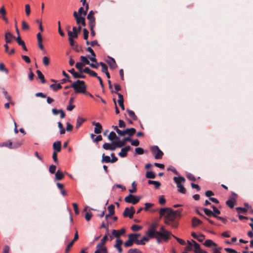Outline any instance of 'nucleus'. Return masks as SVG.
Returning a JSON list of instances; mask_svg holds the SVG:
<instances>
[{"label": "nucleus", "mask_w": 253, "mask_h": 253, "mask_svg": "<svg viewBox=\"0 0 253 253\" xmlns=\"http://www.w3.org/2000/svg\"><path fill=\"white\" fill-rule=\"evenodd\" d=\"M237 196V195L234 193L233 197L230 198V199L228 200L226 202V205L231 209L234 208Z\"/></svg>", "instance_id": "11"}, {"label": "nucleus", "mask_w": 253, "mask_h": 253, "mask_svg": "<svg viewBox=\"0 0 253 253\" xmlns=\"http://www.w3.org/2000/svg\"><path fill=\"white\" fill-rule=\"evenodd\" d=\"M158 231H157L156 229L154 228L149 227L146 233L149 238H155V237L157 235V232H158Z\"/></svg>", "instance_id": "13"}, {"label": "nucleus", "mask_w": 253, "mask_h": 253, "mask_svg": "<svg viewBox=\"0 0 253 253\" xmlns=\"http://www.w3.org/2000/svg\"><path fill=\"white\" fill-rule=\"evenodd\" d=\"M173 180L177 185V187L182 185L181 183H184L185 181V179L182 176L174 177Z\"/></svg>", "instance_id": "21"}, {"label": "nucleus", "mask_w": 253, "mask_h": 253, "mask_svg": "<svg viewBox=\"0 0 253 253\" xmlns=\"http://www.w3.org/2000/svg\"><path fill=\"white\" fill-rule=\"evenodd\" d=\"M92 125L95 126L94 127V132L96 134H99L101 132L102 130V126L99 123H96L95 122H93L92 123Z\"/></svg>", "instance_id": "16"}, {"label": "nucleus", "mask_w": 253, "mask_h": 253, "mask_svg": "<svg viewBox=\"0 0 253 253\" xmlns=\"http://www.w3.org/2000/svg\"><path fill=\"white\" fill-rule=\"evenodd\" d=\"M136 132V130L134 128H128V132L127 133V134L131 136H132Z\"/></svg>", "instance_id": "63"}, {"label": "nucleus", "mask_w": 253, "mask_h": 253, "mask_svg": "<svg viewBox=\"0 0 253 253\" xmlns=\"http://www.w3.org/2000/svg\"><path fill=\"white\" fill-rule=\"evenodd\" d=\"M68 36L69 37V41L70 42V44L72 46V48L76 51H78V45L77 44L75 45L74 39L78 38V32H72L71 31H68Z\"/></svg>", "instance_id": "3"}, {"label": "nucleus", "mask_w": 253, "mask_h": 253, "mask_svg": "<svg viewBox=\"0 0 253 253\" xmlns=\"http://www.w3.org/2000/svg\"><path fill=\"white\" fill-rule=\"evenodd\" d=\"M68 71L72 74V75L74 78H79V73L77 72H75L74 68H72V69L68 70Z\"/></svg>", "instance_id": "43"}, {"label": "nucleus", "mask_w": 253, "mask_h": 253, "mask_svg": "<svg viewBox=\"0 0 253 253\" xmlns=\"http://www.w3.org/2000/svg\"><path fill=\"white\" fill-rule=\"evenodd\" d=\"M181 211L178 210L173 211L170 208H162L159 211L160 217L164 216V222L172 228H176L178 227V222L175 220L177 216H180Z\"/></svg>", "instance_id": "1"}, {"label": "nucleus", "mask_w": 253, "mask_h": 253, "mask_svg": "<svg viewBox=\"0 0 253 253\" xmlns=\"http://www.w3.org/2000/svg\"><path fill=\"white\" fill-rule=\"evenodd\" d=\"M108 138L110 141H113L115 138H116V140L120 139L119 137H117L116 134L114 131H111L108 136Z\"/></svg>", "instance_id": "29"}, {"label": "nucleus", "mask_w": 253, "mask_h": 253, "mask_svg": "<svg viewBox=\"0 0 253 253\" xmlns=\"http://www.w3.org/2000/svg\"><path fill=\"white\" fill-rule=\"evenodd\" d=\"M87 19L89 20L90 26L91 27V28L94 26L95 25V18L94 17V13L92 10H91L87 16Z\"/></svg>", "instance_id": "12"}, {"label": "nucleus", "mask_w": 253, "mask_h": 253, "mask_svg": "<svg viewBox=\"0 0 253 253\" xmlns=\"http://www.w3.org/2000/svg\"><path fill=\"white\" fill-rule=\"evenodd\" d=\"M225 251L228 253H237V252L236 250L231 248H225Z\"/></svg>", "instance_id": "64"}, {"label": "nucleus", "mask_w": 253, "mask_h": 253, "mask_svg": "<svg viewBox=\"0 0 253 253\" xmlns=\"http://www.w3.org/2000/svg\"><path fill=\"white\" fill-rule=\"evenodd\" d=\"M128 132V128L126 129L125 130H121L120 129V130H118V134L120 136H125V135L127 134Z\"/></svg>", "instance_id": "39"}, {"label": "nucleus", "mask_w": 253, "mask_h": 253, "mask_svg": "<svg viewBox=\"0 0 253 253\" xmlns=\"http://www.w3.org/2000/svg\"><path fill=\"white\" fill-rule=\"evenodd\" d=\"M126 111L127 112L129 117L134 121H136L137 120V117L136 116V115H135V113L134 112L132 111V110H130L128 109H126Z\"/></svg>", "instance_id": "32"}, {"label": "nucleus", "mask_w": 253, "mask_h": 253, "mask_svg": "<svg viewBox=\"0 0 253 253\" xmlns=\"http://www.w3.org/2000/svg\"><path fill=\"white\" fill-rule=\"evenodd\" d=\"M85 73L87 74H88L91 76L93 77H97V74L96 72L94 71L91 70L88 67H85L84 68H83L82 65H81V63H80V78H82L83 77L81 76V74L83 73Z\"/></svg>", "instance_id": "6"}, {"label": "nucleus", "mask_w": 253, "mask_h": 253, "mask_svg": "<svg viewBox=\"0 0 253 253\" xmlns=\"http://www.w3.org/2000/svg\"><path fill=\"white\" fill-rule=\"evenodd\" d=\"M135 213V210L133 207H131L130 209L126 208L125 211L123 212V215L125 217H129L131 218L133 214Z\"/></svg>", "instance_id": "9"}, {"label": "nucleus", "mask_w": 253, "mask_h": 253, "mask_svg": "<svg viewBox=\"0 0 253 253\" xmlns=\"http://www.w3.org/2000/svg\"><path fill=\"white\" fill-rule=\"evenodd\" d=\"M6 147L9 148H12V142L10 140L2 143H0V147Z\"/></svg>", "instance_id": "30"}, {"label": "nucleus", "mask_w": 253, "mask_h": 253, "mask_svg": "<svg viewBox=\"0 0 253 253\" xmlns=\"http://www.w3.org/2000/svg\"><path fill=\"white\" fill-rule=\"evenodd\" d=\"M177 188L179 192L182 194H185L186 193V189L182 184L180 186H178Z\"/></svg>", "instance_id": "51"}, {"label": "nucleus", "mask_w": 253, "mask_h": 253, "mask_svg": "<svg viewBox=\"0 0 253 253\" xmlns=\"http://www.w3.org/2000/svg\"><path fill=\"white\" fill-rule=\"evenodd\" d=\"M102 163H111V159L109 156L105 155L104 154L102 155Z\"/></svg>", "instance_id": "37"}, {"label": "nucleus", "mask_w": 253, "mask_h": 253, "mask_svg": "<svg viewBox=\"0 0 253 253\" xmlns=\"http://www.w3.org/2000/svg\"><path fill=\"white\" fill-rule=\"evenodd\" d=\"M142 228V227L136 224L133 225L131 229L133 231H138Z\"/></svg>", "instance_id": "50"}, {"label": "nucleus", "mask_w": 253, "mask_h": 253, "mask_svg": "<svg viewBox=\"0 0 253 253\" xmlns=\"http://www.w3.org/2000/svg\"><path fill=\"white\" fill-rule=\"evenodd\" d=\"M127 253H142V252L137 249H130L128 251Z\"/></svg>", "instance_id": "59"}, {"label": "nucleus", "mask_w": 253, "mask_h": 253, "mask_svg": "<svg viewBox=\"0 0 253 253\" xmlns=\"http://www.w3.org/2000/svg\"><path fill=\"white\" fill-rule=\"evenodd\" d=\"M64 177V175L62 172L58 170L55 173V179L57 180H60Z\"/></svg>", "instance_id": "31"}, {"label": "nucleus", "mask_w": 253, "mask_h": 253, "mask_svg": "<svg viewBox=\"0 0 253 253\" xmlns=\"http://www.w3.org/2000/svg\"><path fill=\"white\" fill-rule=\"evenodd\" d=\"M125 231L126 230L124 228H122L120 230L114 229L112 230V235L117 238H119L125 233Z\"/></svg>", "instance_id": "14"}, {"label": "nucleus", "mask_w": 253, "mask_h": 253, "mask_svg": "<svg viewBox=\"0 0 253 253\" xmlns=\"http://www.w3.org/2000/svg\"><path fill=\"white\" fill-rule=\"evenodd\" d=\"M151 150L154 155V157L156 159H160L162 158L164 153L157 146H152L151 147Z\"/></svg>", "instance_id": "4"}, {"label": "nucleus", "mask_w": 253, "mask_h": 253, "mask_svg": "<svg viewBox=\"0 0 253 253\" xmlns=\"http://www.w3.org/2000/svg\"><path fill=\"white\" fill-rule=\"evenodd\" d=\"M78 238V231H76V232L75 234L74 239L72 241H71L70 243H69L68 246L66 248V249H65L66 253H67L70 251V248L73 245L74 241L76 240Z\"/></svg>", "instance_id": "23"}, {"label": "nucleus", "mask_w": 253, "mask_h": 253, "mask_svg": "<svg viewBox=\"0 0 253 253\" xmlns=\"http://www.w3.org/2000/svg\"><path fill=\"white\" fill-rule=\"evenodd\" d=\"M236 210L238 211V213H246L247 211V210L244 208L241 207H237L236 208Z\"/></svg>", "instance_id": "53"}, {"label": "nucleus", "mask_w": 253, "mask_h": 253, "mask_svg": "<svg viewBox=\"0 0 253 253\" xmlns=\"http://www.w3.org/2000/svg\"><path fill=\"white\" fill-rule=\"evenodd\" d=\"M108 235V231H107L105 234V235L104 236L103 238L101 240V242L98 244L97 245H99L100 247L102 248H106L104 246L105 242L106 241Z\"/></svg>", "instance_id": "25"}, {"label": "nucleus", "mask_w": 253, "mask_h": 253, "mask_svg": "<svg viewBox=\"0 0 253 253\" xmlns=\"http://www.w3.org/2000/svg\"><path fill=\"white\" fill-rule=\"evenodd\" d=\"M173 238H174L181 245H185L186 243H185V241L182 239H180V238H177L176 237V236H174V235H172Z\"/></svg>", "instance_id": "55"}, {"label": "nucleus", "mask_w": 253, "mask_h": 253, "mask_svg": "<svg viewBox=\"0 0 253 253\" xmlns=\"http://www.w3.org/2000/svg\"><path fill=\"white\" fill-rule=\"evenodd\" d=\"M148 183L149 184L154 185L156 189H158L160 187V186H161V183L157 181H153V180H149L148 181Z\"/></svg>", "instance_id": "33"}, {"label": "nucleus", "mask_w": 253, "mask_h": 253, "mask_svg": "<svg viewBox=\"0 0 253 253\" xmlns=\"http://www.w3.org/2000/svg\"><path fill=\"white\" fill-rule=\"evenodd\" d=\"M86 89V86L84 82L80 81V93H84Z\"/></svg>", "instance_id": "35"}, {"label": "nucleus", "mask_w": 253, "mask_h": 253, "mask_svg": "<svg viewBox=\"0 0 253 253\" xmlns=\"http://www.w3.org/2000/svg\"><path fill=\"white\" fill-rule=\"evenodd\" d=\"M131 139L129 137H126L125 138L122 140H120L119 139L118 140H116L114 141H113V144L116 146V147H117V148H121L124 146L126 143L127 141H130Z\"/></svg>", "instance_id": "7"}, {"label": "nucleus", "mask_w": 253, "mask_h": 253, "mask_svg": "<svg viewBox=\"0 0 253 253\" xmlns=\"http://www.w3.org/2000/svg\"><path fill=\"white\" fill-rule=\"evenodd\" d=\"M186 176H187V178L189 179L190 180L194 181L196 180V178H195V176H194V175L190 173H188L186 174Z\"/></svg>", "instance_id": "62"}, {"label": "nucleus", "mask_w": 253, "mask_h": 253, "mask_svg": "<svg viewBox=\"0 0 253 253\" xmlns=\"http://www.w3.org/2000/svg\"><path fill=\"white\" fill-rule=\"evenodd\" d=\"M54 152H59L61 149V143L59 141H56L53 144Z\"/></svg>", "instance_id": "22"}, {"label": "nucleus", "mask_w": 253, "mask_h": 253, "mask_svg": "<svg viewBox=\"0 0 253 253\" xmlns=\"http://www.w3.org/2000/svg\"><path fill=\"white\" fill-rule=\"evenodd\" d=\"M22 29L23 30H27L29 29V26L25 21H22Z\"/></svg>", "instance_id": "49"}, {"label": "nucleus", "mask_w": 253, "mask_h": 253, "mask_svg": "<svg viewBox=\"0 0 253 253\" xmlns=\"http://www.w3.org/2000/svg\"><path fill=\"white\" fill-rule=\"evenodd\" d=\"M146 177L147 178L154 179L156 177V174L153 171H147L146 173Z\"/></svg>", "instance_id": "38"}, {"label": "nucleus", "mask_w": 253, "mask_h": 253, "mask_svg": "<svg viewBox=\"0 0 253 253\" xmlns=\"http://www.w3.org/2000/svg\"><path fill=\"white\" fill-rule=\"evenodd\" d=\"M92 216V214L91 212H86L84 215V217L87 221H89L90 220Z\"/></svg>", "instance_id": "52"}, {"label": "nucleus", "mask_w": 253, "mask_h": 253, "mask_svg": "<svg viewBox=\"0 0 253 253\" xmlns=\"http://www.w3.org/2000/svg\"><path fill=\"white\" fill-rule=\"evenodd\" d=\"M50 87L54 90L57 91L58 89L61 88L62 86L60 84H51Z\"/></svg>", "instance_id": "36"}, {"label": "nucleus", "mask_w": 253, "mask_h": 253, "mask_svg": "<svg viewBox=\"0 0 253 253\" xmlns=\"http://www.w3.org/2000/svg\"><path fill=\"white\" fill-rule=\"evenodd\" d=\"M74 17H75L78 25H79V9L78 11H74L73 13Z\"/></svg>", "instance_id": "46"}, {"label": "nucleus", "mask_w": 253, "mask_h": 253, "mask_svg": "<svg viewBox=\"0 0 253 253\" xmlns=\"http://www.w3.org/2000/svg\"><path fill=\"white\" fill-rule=\"evenodd\" d=\"M202 223V221L201 220H200V219H199L198 218H197V217H193L192 220V223L193 227H197L198 225L201 224Z\"/></svg>", "instance_id": "27"}, {"label": "nucleus", "mask_w": 253, "mask_h": 253, "mask_svg": "<svg viewBox=\"0 0 253 253\" xmlns=\"http://www.w3.org/2000/svg\"><path fill=\"white\" fill-rule=\"evenodd\" d=\"M103 148L106 150L114 151L116 149L117 147H116L113 143H105L103 145Z\"/></svg>", "instance_id": "19"}, {"label": "nucleus", "mask_w": 253, "mask_h": 253, "mask_svg": "<svg viewBox=\"0 0 253 253\" xmlns=\"http://www.w3.org/2000/svg\"><path fill=\"white\" fill-rule=\"evenodd\" d=\"M16 42L19 45H21L23 44L24 42L21 39L20 35L18 36L16 38H15Z\"/></svg>", "instance_id": "60"}, {"label": "nucleus", "mask_w": 253, "mask_h": 253, "mask_svg": "<svg viewBox=\"0 0 253 253\" xmlns=\"http://www.w3.org/2000/svg\"><path fill=\"white\" fill-rule=\"evenodd\" d=\"M80 59L83 64L84 65H89L90 64L89 60L85 56H81Z\"/></svg>", "instance_id": "41"}, {"label": "nucleus", "mask_w": 253, "mask_h": 253, "mask_svg": "<svg viewBox=\"0 0 253 253\" xmlns=\"http://www.w3.org/2000/svg\"><path fill=\"white\" fill-rule=\"evenodd\" d=\"M5 41L6 43H11L15 37L9 32H6L4 35Z\"/></svg>", "instance_id": "10"}, {"label": "nucleus", "mask_w": 253, "mask_h": 253, "mask_svg": "<svg viewBox=\"0 0 253 253\" xmlns=\"http://www.w3.org/2000/svg\"><path fill=\"white\" fill-rule=\"evenodd\" d=\"M42 62L45 66H48L49 64V59L47 56H44L42 58Z\"/></svg>", "instance_id": "56"}, {"label": "nucleus", "mask_w": 253, "mask_h": 253, "mask_svg": "<svg viewBox=\"0 0 253 253\" xmlns=\"http://www.w3.org/2000/svg\"><path fill=\"white\" fill-rule=\"evenodd\" d=\"M140 197L129 194L125 197V201L127 203H131L133 205L137 204L140 200Z\"/></svg>", "instance_id": "5"}, {"label": "nucleus", "mask_w": 253, "mask_h": 253, "mask_svg": "<svg viewBox=\"0 0 253 253\" xmlns=\"http://www.w3.org/2000/svg\"><path fill=\"white\" fill-rule=\"evenodd\" d=\"M140 236V234L139 233H131L128 235V238L133 242V243L136 244V241L138 240V238Z\"/></svg>", "instance_id": "20"}, {"label": "nucleus", "mask_w": 253, "mask_h": 253, "mask_svg": "<svg viewBox=\"0 0 253 253\" xmlns=\"http://www.w3.org/2000/svg\"><path fill=\"white\" fill-rule=\"evenodd\" d=\"M71 86L74 88L76 93H79V79L77 80L75 83L72 84Z\"/></svg>", "instance_id": "28"}, {"label": "nucleus", "mask_w": 253, "mask_h": 253, "mask_svg": "<svg viewBox=\"0 0 253 253\" xmlns=\"http://www.w3.org/2000/svg\"><path fill=\"white\" fill-rule=\"evenodd\" d=\"M0 71L4 72L6 74H8V70L5 68L3 63H1L0 64Z\"/></svg>", "instance_id": "54"}, {"label": "nucleus", "mask_w": 253, "mask_h": 253, "mask_svg": "<svg viewBox=\"0 0 253 253\" xmlns=\"http://www.w3.org/2000/svg\"><path fill=\"white\" fill-rule=\"evenodd\" d=\"M56 169V166L55 165H52L49 167V171L51 173L53 174L55 172Z\"/></svg>", "instance_id": "61"}, {"label": "nucleus", "mask_w": 253, "mask_h": 253, "mask_svg": "<svg viewBox=\"0 0 253 253\" xmlns=\"http://www.w3.org/2000/svg\"><path fill=\"white\" fill-rule=\"evenodd\" d=\"M115 206L113 204L109 205L108 207V210L109 212L110 215H113L115 212Z\"/></svg>", "instance_id": "42"}, {"label": "nucleus", "mask_w": 253, "mask_h": 253, "mask_svg": "<svg viewBox=\"0 0 253 253\" xmlns=\"http://www.w3.org/2000/svg\"><path fill=\"white\" fill-rule=\"evenodd\" d=\"M133 242L128 238V240L124 243V246L125 247L127 248L131 247L133 245Z\"/></svg>", "instance_id": "44"}, {"label": "nucleus", "mask_w": 253, "mask_h": 253, "mask_svg": "<svg viewBox=\"0 0 253 253\" xmlns=\"http://www.w3.org/2000/svg\"><path fill=\"white\" fill-rule=\"evenodd\" d=\"M107 63L108 64L109 67L111 69H115L117 67V65L114 59L111 57H108V59L107 60Z\"/></svg>", "instance_id": "17"}, {"label": "nucleus", "mask_w": 253, "mask_h": 253, "mask_svg": "<svg viewBox=\"0 0 253 253\" xmlns=\"http://www.w3.org/2000/svg\"><path fill=\"white\" fill-rule=\"evenodd\" d=\"M170 235H171V233L165 229L164 226H162L155 238L157 240V242L160 244L162 240L167 242L169 240Z\"/></svg>", "instance_id": "2"}, {"label": "nucleus", "mask_w": 253, "mask_h": 253, "mask_svg": "<svg viewBox=\"0 0 253 253\" xmlns=\"http://www.w3.org/2000/svg\"><path fill=\"white\" fill-rule=\"evenodd\" d=\"M204 245L207 247H211L212 246H214L215 247L217 246V245L216 243L210 239L206 240L204 243Z\"/></svg>", "instance_id": "26"}, {"label": "nucleus", "mask_w": 253, "mask_h": 253, "mask_svg": "<svg viewBox=\"0 0 253 253\" xmlns=\"http://www.w3.org/2000/svg\"><path fill=\"white\" fill-rule=\"evenodd\" d=\"M123 243V241L121 239H117L116 241V244L114 245V247L118 250L119 253H121L123 251L121 245Z\"/></svg>", "instance_id": "18"}, {"label": "nucleus", "mask_w": 253, "mask_h": 253, "mask_svg": "<svg viewBox=\"0 0 253 253\" xmlns=\"http://www.w3.org/2000/svg\"><path fill=\"white\" fill-rule=\"evenodd\" d=\"M25 8L26 15L27 16H29L30 15V13H31L30 5L29 4H27L25 5Z\"/></svg>", "instance_id": "47"}, {"label": "nucleus", "mask_w": 253, "mask_h": 253, "mask_svg": "<svg viewBox=\"0 0 253 253\" xmlns=\"http://www.w3.org/2000/svg\"><path fill=\"white\" fill-rule=\"evenodd\" d=\"M191 242L193 243V246L194 247V252L195 253H200L201 251V249L200 248V246L199 244H198L194 240H191Z\"/></svg>", "instance_id": "24"}, {"label": "nucleus", "mask_w": 253, "mask_h": 253, "mask_svg": "<svg viewBox=\"0 0 253 253\" xmlns=\"http://www.w3.org/2000/svg\"><path fill=\"white\" fill-rule=\"evenodd\" d=\"M36 73L38 75L39 79H40L41 80V82L42 83H44L45 82V80L44 79V76L42 74V73L40 70H37L36 71Z\"/></svg>", "instance_id": "34"}, {"label": "nucleus", "mask_w": 253, "mask_h": 253, "mask_svg": "<svg viewBox=\"0 0 253 253\" xmlns=\"http://www.w3.org/2000/svg\"><path fill=\"white\" fill-rule=\"evenodd\" d=\"M107 249L106 248H102L99 246V245L96 246V250L95 251L94 253H103L105 251L104 250Z\"/></svg>", "instance_id": "40"}, {"label": "nucleus", "mask_w": 253, "mask_h": 253, "mask_svg": "<svg viewBox=\"0 0 253 253\" xmlns=\"http://www.w3.org/2000/svg\"><path fill=\"white\" fill-rule=\"evenodd\" d=\"M135 153L138 155H142L144 153L143 149L141 147H137L135 149Z\"/></svg>", "instance_id": "58"}, {"label": "nucleus", "mask_w": 253, "mask_h": 253, "mask_svg": "<svg viewBox=\"0 0 253 253\" xmlns=\"http://www.w3.org/2000/svg\"><path fill=\"white\" fill-rule=\"evenodd\" d=\"M88 8V4H86V8L85 10L84 8L80 7V24H82L83 26H85V18L84 17L82 16V15L83 14L84 16H85L86 14L87 10Z\"/></svg>", "instance_id": "8"}, {"label": "nucleus", "mask_w": 253, "mask_h": 253, "mask_svg": "<svg viewBox=\"0 0 253 253\" xmlns=\"http://www.w3.org/2000/svg\"><path fill=\"white\" fill-rule=\"evenodd\" d=\"M130 148H131L129 146H127L124 148H123L121 149V152L119 153V156L122 158L126 157L127 152L130 150Z\"/></svg>", "instance_id": "15"}, {"label": "nucleus", "mask_w": 253, "mask_h": 253, "mask_svg": "<svg viewBox=\"0 0 253 253\" xmlns=\"http://www.w3.org/2000/svg\"><path fill=\"white\" fill-rule=\"evenodd\" d=\"M188 246L185 248V251H190L192 250V247L193 246L192 242L190 241H187Z\"/></svg>", "instance_id": "48"}, {"label": "nucleus", "mask_w": 253, "mask_h": 253, "mask_svg": "<svg viewBox=\"0 0 253 253\" xmlns=\"http://www.w3.org/2000/svg\"><path fill=\"white\" fill-rule=\"evenodd\" d=\"M117 94L119 97V99L118 100V102L119 104L124 103V98L123 95L119 93H118Z\"/></svg>", "instance_id": "57"}, {"label": "nucleus", "mask_w": 253, "mask_h": 253, "mask_svg": "<svg viewBox=\"0 0 253 253\" xmlns=\"http://www.w3.org/2000/svg\"><path fill=\"white\" fill-rule=\"evenodd\" d=\"M205 213L208 216H211L213 215H215L213 212L210 209L205 208L203 209Z\"/></svg>", "instance_id": "45"}]
</instances>
